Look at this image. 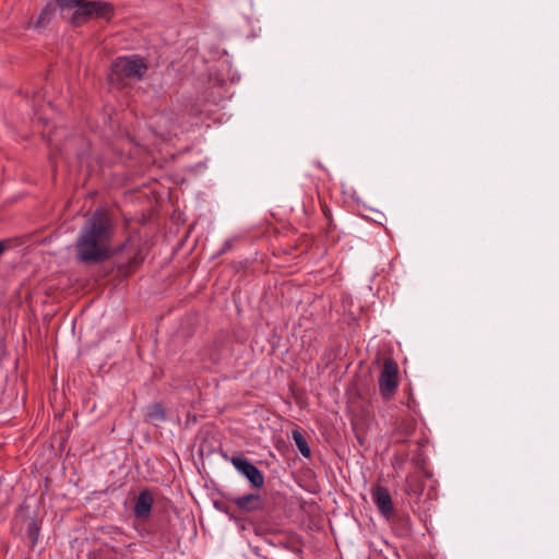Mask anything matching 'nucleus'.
Returning a JSON list of instances; mask_svg holds the SVG:
<instances>
[{
	"instance_id": "nucleus-4",
	"label": "nucleus",
	"mask_w": 559,
	"mask_h": 559,
	"mask_svg": "<svg viewBox=\"0 0 559 559\" xmlns=\"http://www.w3.org/2000/svg\"><path fill=\"white\" fill-rule=\"evenodd\" d=\"M397 374V364L390 358L385 359L379 377V390L383 397L389 399L395 393L399 385Z\"/></svg>"
},
{
	"instance_id": "nucleus-5",
	"label": "nucleus",
	"mask_w": 559,
	"mask_h": 559,
	"mask_svg": "<svg viewBox=\"0 0 559 559\" xmlns=\"http://www.w3.org/2000/svg\"><path fill=\"white\" fill-rule=\"evenodd\" d=\"M233 466L245 476L255 488H261L264 484V476L248 459L233 456L230 459Z\"/></svg>"
},
{
	"instance_id": "nucleus-6",
	"label": "nucleus",
	"mask_w": 559,
	"mask_h": 559,
	"mask_svg": "<svg viewBox=\"0 0 559 559\" xmlns=\"http://www.w3.org/2000/svg\"><path fill=\"white\" fill-rule=\"evenodd\" d=\"M372 499L377 508L385 518H390L393 513V502L386 488L377 486L372 489Z\"/></svg>"
},
{
	"instance_id": "nucleus-1",
	"label": "nucleus",
	"mask_w": 559,
	"mask_h": 559,
	"mask_svg": "<svg viewBox=\"0 0 559 559\" xmlns=\"http://www.w3.org/2000/svg\"><path fill=\"white\" fill-rule=\"evenodd\" d=\"M112 225L104 210H97L82 227L76 240V258L83 263H96L114 254Z\"/></svg>"
},
{
	"instance_id": "nucleus-12",
	"label": "nucleus",
	"mask_w": 559,
	"mask_h": 559,
	"mask_svg": "<svg viewBox=\"0 0 559 559\" xmlns=\"http://www.w3.org/2000/svg\"><path fill=\"white\" fill-rule=\"evenodd\" d=\"M8 248L7 241H0V255L4 252V250Z\"/></svg>"
},
{
	"instance_id": "nucleus-11",
	"label": "nucleus",
	"mask_w": 559,
	"mask_h": 559,
	"mask_svg": "<svg viewBox=\"0 0 559 559\" xmlns=\"http://www.w3.org/2000/svg\"><path fill=\"white\" fill-rule=\"evenodd\" d=\"M52 12H53V8L52 5H46L43 11L40 12L38 19H37V22L35 24V28H39V27H43L47 24V22L49 21L50 16L52 15Z\"/></svg>"
},
{
	"instance_id": "nucleus-8",
	"label": "nucleus",
	"mask_w": 559,
	"mask_h": 559,
	"mask_svg": "<svg viewBox=\"0 0 559 559\" xmlns=\"http://www.w3.org/2000/svg\"><path fill=\"white\" fill-rule=\"evenodd\" d=\"M153 507V497L150 491L143 490L138 496L134 506V515L138 519L146 520L150 518L151 510Z\"/></svg>"
},
{
	"instance_id": "nucleus-7",
	"label": "nucleus",
	"mask_w": 559,
	"mask_h": 559,
	"mask_svg": "<svg viewBox=\"0 0 559 559\" xmlns=\"http://www.w3.org/2000/svg\"><path fill=\"white\" fill-rule=\"evenodd\" d=\"M231 501L237 506L239 510L245 512L257 511L263 507L262 498L257 493L236 497L233 498Z\"/></svg>"
},
{
	"instance_id": "nucleus-3",
	"label": "nucleus",
	"mask_w": 559,
	"mask_h": 559,
	"mask_svg": "<svg viewBox=\"0 0 559 559\" xmlns=\"http://www.w3.org/2000/svg\"><path fill=\"white\" fill-rule=\"evenodd\" d=\"M73 12L69 16L73 25H81L88 19L96 16L103 19H109L112 13L111 4L100 1L81 2L72 7Z\"/></svg>"
},
{
	"instance_id": "nucleus-9",
	"label": "nucleus",
	"mask_w": 559,
	"mask_h": 559,
	"mask_svg": "<svg viewBox=\"0 0 559 559\" xmlns=\"http://www.w3.org/2000/svg\"><path fill=\"white\" fill-rule=\"evenodd\" d=\"M293 439L295 441L296 447L298 448L299 452L305 456L309 457L311 454L310 448L308 447V443L306 439L304 438L302 433L299 430H293L292 432Z\"/></svg>"
},
{
	"instance_id": "nucleus-2",
	"label": "nucleus",
	"mask_w": 559,
	"mask_h": 559,
	"mask_svg": "<svg viewBox=\"0 0 559 559\" xmlns=\"http://www.w3.org/2000/svg\"><path fill=\"white\" fill-rule=\"evenodd\" d=\"M144 60L138 56L118 58L108 75L109 82L122 85L124 79L140 80L146 72Z\"/></svg>"
},
{
	"instance_id": "nucleus-10",
	"label": "nucleus",
	"mask_w": 559,
	"mask_h": 559,
	"mask_svg": "<svg viewBox=\"0 0 559 559\" xmlns=\"http://www.w3.org/2000/svg\"><path fill=\"white\" fill-rule=\"evenodd\" d=\"M146 417L151 421H162L165 419L164 408L158 404H154L148 407Z\"/></svg>"
}]
</instances>
